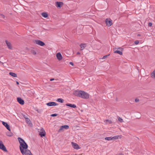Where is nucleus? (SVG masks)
<instances>
[{"label": "nucleus", "instance_id": "dca6fc26", "mask_svg": "<svg viewBox=\"0 0 155 155\" xmlns=\"http://www.w3.org/2000/svg\"><path fill=\"white\" fill-rule=\"evenodd\" d=\"M6 44L7 45V46L8 47V48L9 49H12V47L11 44L9 42H8V41H6Z\"/></svg>", "mask_w": 155, "mask_h": 155}, {"label": "nucleus", "instance_id": "aec40b11", "mask_svg": "<svg viewBox=\"0 0 155 155\" xmlns=\"http://www.w3.org/2000/svg\"><path fill=\"white\" fill-rule=\"evenodd\" d=\"M151 77L153 78H155V70L151 73Z\"/></svg>", "mask_w": 155, "mask_h": 155}, {"label": "nucleus", "instance_id": "473e14b6", "mask_svg": "<svg viewBox=\"0 0 155 155\" xmlns=\"http://www.w3.org/2000/svg\"><path fill=\"white\" fill-rule=\"evenodd\" d=\"M139 101V100L138 98H137L135 99V101L136 102H138Z\"/></svg>", "mask_w": 155, "mask_h": 155}, {"label": "nucleus", "instance_id": "f8f14e48", "mask_svg": "<svg viewBox=\"0 0 155 155\" xmlns=\"http://www.w3.org/2000/svg\"><path fill=\"white\" fill-rule=\"evenodd\" d=\"M17 100L18 102L21 104L23 105L24 104L25 102L24 100L21 98L18 97L17 98Z\"/></svg>", "mask_w": 155, "mask_h": 155}, {"label": "nucleus", "instance_id": "6ab92c4d", "mask_svg": "<svg viewBox=\"0 0 155 155\" xmlns=\"http://www.w3.org/2000/svg\"><path fill=\"white\" fill-rule=\"evenodd\" d=\"M9 74L10 75H11L13 77H17L16 74L15 73H14L13 72H9Z\"/></svg>", "mask_w": 155, "mask_h": 155}, {"label": "nucleus", "instance_id": "393cba45", "mask_svg": "<svg viewBox=\"0 0 155 155\" xmlns=\"http://www.w3.org/2000/svg\"><path fill=\"white\" fill-rule=\"evenodd\" d=\"M6 134L7 136L9 137H11L12 136V134L10 132H7Z\"/></svg>", "mask_w": 155, "mask_h": 155}, {"label": "nucleus", "instance_id": "9b49d317", "mask_svg": "<svg viewBox=\"0 0 155 155\" xmlns=\"http://www.w3.org/2000/svg\"><path fill=\"white\" fill-rule=\"evenodd\" d=\"M2 124L9 131H10L11 130L9 126L7 123L2 121Z\"/></svg>", "mask_w": 155, "mask_h": 155}, {"label": "nucleus", "instance_id": "e433bc0d", "mask_svg": "<svg viewBox=\"0 0 155 155\" xmlns=\"http://www.w3.org/2000/svg\"><path fill=\"white\" fill-rule=\"evenodd\" d=\"M54 80V78H52L50 79V81H52Z\"/></svg>", "mask_w": 155, "mask_h": 155}, {"label": "nucleus", "instance_id": "cd10ccee", "mask_svg": "<svg viewBox=\"0 0 155 155\" xmlns=\"http://www.w3.org/2000/svg\"><path fill=\"white\" fill-rule=\"evenodd\" d=\"M63 129H64V128H63V127H62V126H61L60 128L58 130V132H60L61 131L63 130Z\"/></svg>", "mask_w": 155, "mask_h": 155}, {"label": "nucleus", "instance_id": "79ce46f5", "mask_svg": "<svg viewBox=\"0 0 155 155\" xmlns=\"http://www.w3.org/2000/svg\"><path fill=\"white\" fill-rule=\"evenodd\" d=\"M138 35V36H140V35Z\"/></svg>", "mask_w": 155, "mask_h": 155}, {"label": "nucleus", "instance_id": "9d476101", "mask_svg": "<svg viewBox=\"0 0 155 155\" xmlns=\"http://www.w3.org/2000/svg\"><path fill=\"white\" fill-rule=\"evenodd\" d=\"M35 43L41 46H43L45 45V44L43 42L39 40H37L35 41Z\"/></svg>", "mask_w": 155, "mask_h": 155}, {"label": "nucleus", "instance_id": "a19ab883", "mask_svg": "<svg viewBox=\"0 0 155 155\" xmlns=\"http://www.w3.org/2000/svg\"><path fill=\"white\" fill-rule=\"evenodd\" d=\"M0 62L2 64H3V63L1 61H0Z\"/></svg>", "mask_w": 155, "mask_h": 155}, {"label": "nucleus", "instance_id": "c756f323", "mask_svg": "<svg viewBox=\"0 0 155 155\" xmlns=\"http://www.w3.org/2000/svg\"><path fill=\"white\" fill-rule=\"evenodd\" d=\"M134 43L136 45H137L139 44V41L138 40H136L134 42Z\"/></svg>", "mask_w": 155, "mask_h": 155}, {"label": "nucleus", "instance_id": "2eb2a0df", "mask_svg": "<svg viewBox=\"0 0 155 155\" xmlns=\"http://www.w3.org/2000/svg\"><path fill=\"white\" fill-rule=\"evenodd\" d=\"M63 5V3L62 2H56V6L57 7L60 8Z\"/></svg>", "mask_w": 155, "mask_h": 155}, {"label": "nucleus", "instance_id": "f03ea898", "mask_svg": "<svg viewBox=\"0 0 155 155\" xmlns=\"http://www.w3.org/2000/svg\"><path fill=\"white\" fill-rule=\"evenodd\" d=\"M18 141L20 144L19 148L21 153L23 154L24 153V150L27 149L28 148V146L26 143L25 142L24 140L20 137L18 138Z\"/></svg>", "mask_w": 155, "mask_h": 155}, {"label": "nucleus", "instance_id": "7c9ffc66", "mask_svg": "<svg viewBox=\"0 0 155 155\" xmlns=\"http://www.w3.org/2000/svg\"><path fill=\"white\" fill-rule=\"evenodd\" d=\"M109 55H105L102 58V59H105L107 58V57Z\"/></svg>", "mask_w": 155, "mask_h": 155}, {"label": "nucleus", "instance_id": "39448f33", "mask_svg": "<svg viewBox=\"0 0 155 155\" xmlns=\"http://www.w3.org/2000/svg\"><path fill=\"white\" fill-rule=\"evenodd\" d=\"M0 149L5 151H7L6 147L3 144L2 141L1 140H0Z\"/></svg>", "mask_w": 155, "mask_h": 155}, {"label": "nucleus", "instance_id": "4c0bfd02", "mask_svg": "<svg viewBox=\"0 0 155 155\" xmlns=\"http://www.w3.org/2000/svg\"><path fill=\"white\" fill-rule=\"evenodd\" d=\"M80 54V53L79 52H78L77 53V54Z\"/></svg>", "mask_w": 155, "mask_h": 155}, {"label": "nucleus", "instance_id": "b1692460", "mask_svg": "<svg viewBox=\"0 0 155 155\" xmlns=\"http://www.w3.org/2000/svg\"><path fill=\"white\" fill-rule=\"evenodd\" d=\"M62 127H63L64 129H67L69 128V126L67 125H65L62 126Z\"/></svg>", "mask_w": 155, "mask_h": 155}, {"label": "nucleus", "instance_id": "ddd939ff", "mask_svg": "<svg viewBox=\"0 0 155 155\" xmlns=\"http://www.w3.org/2000/svg\"><path fill=\"white\" fill-rule=\"evenodd\" d=\"M56 57L59 61L61 60L62 59V56L61 54L59 52L56 54Z\"/></svg>", "mask_w": 155, "mask_h": 155}, {"label": "nucleus", "instance_id": "58836bf2", "mask_svg": "<svg viewBox=\"0 0 155 155\" xmlns=\"http://www.w3.org/2000/svg\"><path fill=\"white\" fill-rule=\"evenodd\" d=\"M118 155H124L122 153H120Z\"/></svg>", "mask_w": 155, "mask_h": 155}, {"label": "nucleus", "instance_id": "0eeeda50", "mask_svg": "<svg viewBox=\"0 0 155 155\" xmlns=\"http://www.w3.org/2000/svg\"><path fill=\"white\" fill-rule=\"evenodd\" d=\"M46 104L48 106H55L58 105L57 104L54 102H51L48 103Z\"/></svg>", "mask_w": 155, "mask_h": 155}, {"label": "nucleus", "instance_id": "c9c22d12", "mask_svg": "<svg viewBox=\"0 0 155 155\" xmlns=\"http://www.w3.org/2000/svg\"><path fill=\"white\" fill-rule=\"evenodd\" d=\"M70 64L72 66L73 65H74L73 63H72V62H70Z\"/></svg>", "mask_w": 155, "mask_h": 155}, {"label": "nucleus", "instance_id": "1a4fd4ad", "mask_svg": "<svg viewBox=\"0 0 155 155\" xmlns=\"http://www.w3.org/2000/svg\"><path fill=\"white\" fill-rule=\"evenodd\" d=\"M106 23L107 25L108 26H110L112 24V20L110 19H107L106 21Z\"/></svg>", "mask_w": 155, "mask_h": 155}, {"label": "nucleus", "instance_id": "2f4dec72", "mask_svg": "<svg viewBox=\"0 0 155 155\" xmlns=\"http://www.w3.org/2000/svg\"><path fill=\"white\" fill-rule=\"evenodd\" d=\"M152 23H151V22H149L148 23V25L149 26L151 27L152 26Z\"/></svg>", "mask_w": 155, "mask_h": 155}, {"label": "nucleus", "instance_id": "7ed1b4c3", "mask_svg": "<svg viewBox=\"0 0 155 155\" xmlns=\"http://www.w3.org/2000/svg\"><path fill=\"white\" fill-rule=\"evenodd\" d=\"M118 49H119L120 50H121V51L116 50L117 48H115L114 49V53H117L120 55H122L123 54L122 52V51L123 50V49L122 48H118Z\"/></svg>", "mask_w": 155, "mask_h": 155}, {"label": "nucleus", "instance_id": "c85d7f7f", "mask_svg": "<svg viewBox=\"0 0 155 155\" xmlns=\"http://www.w3.org/2000/svg\"><path fill=\"white\" fill-rule=\"evenodd\" d=\"M57 115H58V114H51V116H52V117H54V116H57Z\"/></svg>", "mask_w": 155, "mask_h": 155}, {"label": "nucleus", "instance_id": "412c9836", "mask_svg": "<svg viewBox=\"0 0 155 155\" xmlns=\"http://www.w3.org/2000/svg\"><path fill=\"white\" fill-rule=\"evenodd\" d=\"M41 15L43 17L45 18H47L48 16L47 14L45 12L42 13Z\"/></svg>", "mask_w": 155, "mask_h": 155}, {"label": "nucleus", "instance_id": "20e7f679", "mask_svg": "<svg viewBox=\"0 0 155 155\" xmlns=\"http://www.w3.org/2000/svg\"><path fill=\"white\" fill-rule=\"evenodd\" d=\"M119 136H114L113 137H106L105 138V139L106 140H115L116 139H118Z\"/></svg>", "mask_w": 155, "mask_h": 155}, {"label": "nucleus", "instance_id": "6e6552de", "mask_svg": "<svg viewBox=\"0 0 155 155\" xmlns=\"http://www.w3.org/2000/svg\"><path fill=\"white\" fill-rule=\"evenodd\" d=\"M71 144L73 147L74 149L77 150L80 149V147L77 143H74L73 142H72Z\"/></svg>", "mask_w": 155, "mask_h": 155}, {"label": "nucleus", "instance_id": "423d86ee", "mask_svg": "<svg viewBox=\"0 0 155 155\" xmlns=\"http://www.w3.org/2000/svg\"><path fill=\"white\" fill-rule=\"evenodd\" d=\"M41 131L39 132V135L41 137H43L45 135V132L43 128H41Z\"/></svg>", "mask_w": 155, "mask_h": 155}, {"label": "nucleus", "instance_id": "bb28decb", "mask_svg": "<svg viewBox=\"0 0 155 155\" xmlns=\"http://www.w3.org/2000/svg\"><path fill=\"white\" fill-rule=\"evenodd\" d=\"M31 53H32L33 54H34V55H35V54H36V51H35L34 50H32L31 51Z\"/></svg>", "mask_w": 155, "mask_h": 155}, {"label": "nucleus", "instance_id": "f3484780", "mask_svg": "<svg viewBox=\"0 0 155 155\" xmlns=\"http://www.w3.org/2000/svg\"><path fill=\"white\" fill-rule=\"evenodd\" d=\"M66 106L72 107L74 108L76 107V106L74 104H66Z\"/></svg>", "mask_w": 155, "mask_h": 155}, {"label": "nucleus", "instance_id": "4be33fe9", "mask_svg": "<svg viewBox=\"0 0 155 155\" xmlns=\"http://www.w3.org/2000/svg\"><path fill=\"white\" fill-rule=\"evenodd\" d=\"M57 101L58 102L62 103L63 102L64 100L62 98H58L57 99Z\"/></svg>", "mask_w": 155, "mask_h": 155}, {"label": "nucleus", "instance_id": "a878e982", "mask_svg": "<svg viewBox=\"0 0 155 155\" xmlns=\"http://www.w3.org/2000/svg\"><path fill=\"white\" fill-rule=\"evenodd\" d=\"M118 120L120 122H123V119L120 118V117H118Z\"/></svg>", "mask_w": 155, "mask_h": 155}, {"label": "nucleus", "instance_id": "a211bd4d", "mask_svg": "<svg viewBox=\"0 0 155 155\" xmlns=\"http://www.w3.org/2000/svg\"><path fill=\"white\" fill-rule=\"evenodd\" d=\"M86 45L85 44H82L80 45V47L81 48V50H83L85 47Z\"/></svg>", "mask_w": 155, "mask_h": 155}, {"label": "nucleus", "instance_id": "5701e85b", "mask_svg": "<svg viewBox=\"0 0 155 155\" xmlns=\"http://www.w3.org/2000/svg\"><path fill=\"white\" fill-rule=\"evenodd\" d=\"M26 122L28 124H29V125L30 124H31L30 120L28 118H26Z\"/></svg>", "mask_w": 155, "mask_h": 155}, {"label": "nucleus", "instance_id": "ea45409f", "mask_svg": "<svg viewBox=\"0 0 155 155\" xmlns=\"http://www.w3.org/2000/svg\"><path fill=\"white\" fill-rule=\"evenodd\" d=\"M16 83L17 84H19V83L18 81H16Z\"/></svg>", "mask_w": 155, "mask_h": 155}, {"label": "nucleus", "instance_id": "72a5a7b5", "mask_svg": "<svg viewBox=\"0 0 155 155\" xmlns=\"http://www.w3.org/2000/svg\"><path fill=\"white\" fill-rule=\"evenodd\" d=\"M106 121L107 122H108L109 123H111L112 122L110 120H106Z\"/></svg>", "mask_w": 155, "mask_h": 155}, {"label": "nucleus", "instance_id": "f257e3e1", "mask_svg": "<svg viewBox=\"0 0 155 155\" xmlns=\"http://www.w3.org/2000/svg\"><path fill=\"white\" fill-rule=\"evenodd\" d=\"M74 94L76 96L79 97L83 99H87L89 98V95L87 92L82 91H76L74 92Z\"/></svg>", "mask_w": 155, "mask_h": 155}, {"label": "nucleus", "instance_id": "4468645a", "mask_svg": "<svg viewBox=\"0 0 155 155\" xmlns=\"http://www.w3.org/2000/svg\"><path fill=\"white\" fill-rule=\"evenodd\" d=\"M25 154V155H32L30 151L26 149L25 151H24L23 154Z\"/></svg>", "mask_w": 155, "mask_h": 155}, {"label": "nucleus", "instance_id": "f704fd0d", "mask_svg": "<svg viewBox=\"0 0 155 155\" xmlns=\"http://www.w3.org/2000/svg\"><path fill=\"white\" fill-rule=\"evenodd\" d=\"M0 16H1L2 17L4 18H5V16L4 15L2 14H1Z\"/></svg>", "mask_w": 155, "mask_h": 155}]
</instances>
